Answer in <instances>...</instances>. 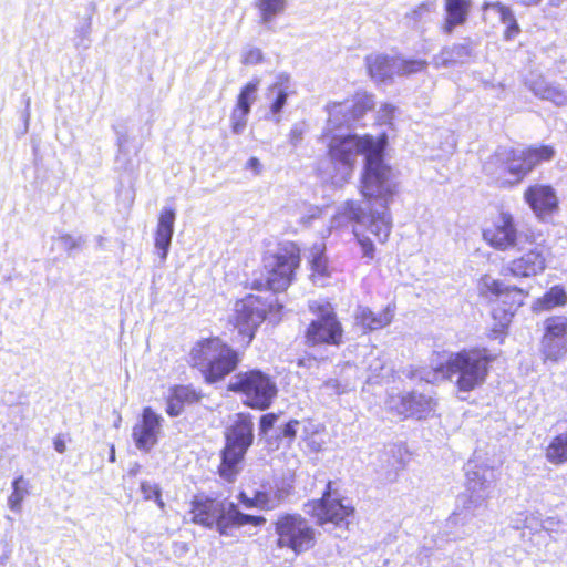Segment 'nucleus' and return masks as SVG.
<instances>
[{
	"instance_id": "6e6552de",
	"label": "nucleus",
	"mask_w": 567,
	"mask_h": 567,
	"mask_svg": "<svg viewBox=\"0 0 567 567\" xmlns=\"http://www.w3.org/2000/svg\"><path fill=\"white\" fill-rule=\"evenodd\" d=\"M227 390L240 395L246 408L257 411L269 409L278 396L275 379L257 368L238 372L227 384Z\"/></svg>"
},
{
	"instance_id": "7ed1b4c3",
	"label": "nucleus",
	"mask_w": 567,
	"mask_h": 567,
	"mask_svg": "<svg viewBox=\"0 0 567 567\" xmlns=\"http://www.w3.org/2000/svg\"><path fill=\"white\" fill-rule=\"evenodd\" d=\"M496 355L485 347L463 348L449 355L433 370L444 379L455 377L457 392L468 393L481 388L487 380Z\"/></svg>"
},
{
	"instance_id": "4be33fe9",
	"label": "nucleus",
	"mask_w": 567,
	"mask_h": 567,
	"mask_svg": "<svg viewBox=\"0 0 567 567\" xmlns=\"http://www.w3.org/2000/svg\"><path fill=\"white\" fill-rule=\"evenodd\" d=\"M259 83L260 81L258 79H254L241 86L236 97V104L230 113V127L233 133L239 134L245 128L251 104L256 100Z\"/></svg>"
},
{
	"instance_id": "a211bd4d",
	"label": "nucleus",
	"mask_w": 567,
	"mask_h": 567,
	"mask_svg": "<svg viewBox=\"0 0 567 567\" xmlns=\"http://www.w3.org/2000/svg\"><path fill=\"white\" fill-rule=\"evenodd\" d=\"M375 101L372 93L359 90L343 101H332L326 106L328 114L344 124H352L372 112Z\"/></svg>"
},
{
	"instance_id": "8fccbe9b",
	"label": "nucleus",
	"mask_w": 567,
	"mask_h": 567,
	"mask_svg": "<svg viewBox=\"0 0 567 567\" xmlns=\"http://www.w3.org/2000/svg\"><path fill=\"white\" fill-rule=\"evenodd\" d=\"M138 471H140V465H138V464H135V466H134V467L130 468L128 474H130L131 476H135V475L138 473Z\"/></svg>"
},
{
	"instance_id": "2f4dec72",
	"label": "nucleus",
	"mask_w": 567,
	"mask_h": 567,
	"mask_svg": "<svg viewBox=\"0 0 567 567\" xmlns=\"http://www.w3.org/2000/svg\"><path fill=\"white\" fill-rule=\"evenodd\" d=\"M365 66L374 80L384 81L392 76V59L385 54L368 55Z\"/></svg>"
},
{
	"instance_id": "09e8293b",
	"label": "nucleus",
	"mask_w": 567,
	"mask_h": 567,
	"mask_svg": "<svg viewBox=\"0 0 567 567\" xmlns=\"http://www.w3.org/2000/svg\"><path fill=\"white\" fill-rule=\"evenodd\" d=\"M542 2V0H520V3L527 7L537 6Z\"/></svg>"
},
{
	"instance_id": "ddd939ff",
	"label": "nucleus",
	"mask_w": 567,
	"mask_h": 567,
	"mask_svg": "<svg viewBox=\"0 0 567 567\" xmlns=\"http://www.w3.org/2000/svg\"><path fill=\"white\" fill-rule=\"evenodd\" d=\"M343 216L359 225L353 228V234L362 249L363 257L372 260L375 248L370 238L372 235L379 244H385L391 234V220L384 215L372 216L367 225H363L364 213L355 202H347L343 208Z\"/></svg>"
},
{
	"instance_id": "aec40b11",
	"label": "nucleus",
	"mask_w": 567,
	"mask_h": 567,
	"mask_svg": "<svg viewBox=\"0 0 567 567\" xmlns=\"http://www.w3.org/2000/svg\"><path fill=\"white\" fill-rule=\"evenodd\" d=\"M161 421V416L152 408L145 406L142 410L141 417L132 430V437L138 450L148 452L157 444Z\"/></svg>"
},
{
	"instance_id": "5701e85b",
	"label": "nucleus",
	"mask_w": 567,
	"mask_h": 567,
	"mask_svg": "<svg viewBox=\"0 0 567 567\" xmlns=\"http://www.w3.org/2000/svg\"><path fill=\"white\" fill-rule=\"evenodd\" d=\"M202 396L200 391L190 384L173 385L166 398V413L173 417L178 416L186 406L198 403Z\"/></svg>"
},
{
	"instance_id": "a19ab883",
	"label": "nucleus",
	"mask_w": 567,
	"mask_h": 567,
	"mask_svg": "<svg viewBox=\"0 0 567 567\" xmlns=\"http://www.w3.org/2000/svg\"><path fill=\"white\" fill-rule=\"evenodd\" d=\"M264 62V53L259 48H249L241 54L244 65H257Z\"/></svg>"
},
{
	"instance_id": "c756f323",
	"label": "nucleus",
	"mask_w": 567,
	"mask_h": 567,
	"mask_svg": "<svg viewBox=\"0 0 567 567\" xmlns=\"http://www.w3.org/2000/svg\"><path fill=\"white\" fill-rule=\"evenodd\" d=\"M546 461L555 466L567 463V431L555 434L544 447Z\"/></svg>"
},
{
	"instance_id": "cd10ccee",
	"label": "nucleus",
	"mask_w": 567,
	"mask_h": 567,
	"mask_svg": "<svg viewBox=\"0 0 567 567\" xmlns=\"http://www.w3.org/2000/svg\"><path fill=\"white\" fill-rule=\"evenodd\" d=\"M429 400L422 395L414 393H406L401 396L399 405L395 408V412L401 419H417L425 417L427 410Z\"/></svg>"
},
{
	"instance_id": "49530a36",
	"label": "nucleus",
	"mask_w": 567,
	"mask_h": 567,
	"mask_svg": "<svg viewBox=\"0 0 567 567\" xmlns=\"http://www.w3.org/2000/svg\"><path fill=\"white\" fill-rule=\"evenodd\" d=\"M245 168L250 169L255 175H259L262 171L261 163L257 157H250L247 161Z\"/></svg>"
},
{
	"instance_id": "473e14b6",
	"label": "nucleus",
	"mask_w": 567,
	"mask_h": 567,
	"mask_svg": "<svg viewBox=\"0 0 567 567\" xmlns=\"http://www.w3.org/2000/svg\"><path fill=\"white\" fill-rule=\"evenodd\" d=\"M267 94L274 95V100L269 104V112L271 115L279 114L287 103L289 96L288 79L277 81L267 87Z\"/></svg>"
},
{
	"instance_id": "bb28decb",
	"label": "nucleus",
	"mask_w": 567,
	"mask_h": 567,
	"mask_svg": "<svg viewBox=\"0 0 567 567\" xmlns=\"http://www.w3.org/2000/svg\"><path fill=\"white\" fill-rule=\"evenodd\" d=\"M175 212L173 208H164L158 216L155 231V247L159 250L161 257L166 258L173 237Z\"/></svg>"
},
{
	"instance_id": "79ce46f5",
	"label": "nucleus",
	"mask_w": 567,
	"mask_h": 567,
	"mask_svg": "<svg viewBox=\"0 0 567 567\" xmlns=\"http://www.w3.org/2000/svg\"><path fill=\"white\" fill-rule=\"evenodd\" d=\"M543 99L551 101L556 105H564L567 102L566 93L557 87L547 86L543 91Z\"/></svg>"
},
{
	"instance_id": "c9c22d12",
	"label": "nucleus",
	"mask_w": 567,
	"mask_h": 567,
	"mask_svg": "<svg viewBox=\"0 0 567 567\" xmlns=\"http://www.w3.org/2000/svg\"><path fill=\"white\" fill-rule=\"evenodd\" d=\"M255 6L259 10L261 21L269 22L285 10L286 0H256Z\"/></svg>"
},
{
	"instance_id": "de8ad7c7",
	"label": "nucleus",
	"mask_w": 567,
	"mask_h": 567,
	"mask_svg": "<svg viewBox=\"0 0 567 567\" xmlns=\"http://www.w3.org/2000/svg\"><path fill=\"white\" fill-rule=\"evenodd\" d=\"M65 442H66V435H64V434H58L53 439V445L58 453L62 454L66 451Z\"/></svg>"
},
{
	"instance_id": "58836bf2",
	"label": "nucleus",
	"mask_w": 567,
	"mask_h": 567,
	"mask_svg": "<svg viewBox=\"0 0 567 567\" xmlns=\"http://www.w3.org/2000/svg\"><path fill=\"white\" fill-rule=\"evenodd\" d=\"M310 270L313 277L323 278L329 276L328 259L322 250L312 254Z\"/></svg>"
},
{
	"instance_id": "7c9ffc66",
	"label": "nucleus",
	"mask_w": 567,
	"mask_h": 567,
	"mask_svg": "<svg viewBox=\"0 0 567 567\" xmlns=\"http://www.w3.org/2000/svg\"><path fill=\"white\" fill-rule=\"evenodd\" d=\"M487 7L495 11L499 21L505 24V29L503 31V39L505 41H513L520 34L522 29L508 6L502 2H493Z\"/></svg>"
},
{
	"instance_id": "9d476101",
	"label": "nucleus",
	"mask_w": 567,
	"mask_h": 567,
	"mask_svg": "<svg viewBox=\"0 0 567 567\" xmlns=\"http://www.w3.org/2000/svg\"><path fill=\"white\" fill-rule=\"evenodd\" d=\"M308 308L316 318L303 330V343L309 348L340 347L344 329L333 306L328 301H312Z\"/></svg>"
},
{
	"instance_id": "c03bdc74",
	"label": "nucleus",
	"mask_w": 567,
	"mask_h": 567,
	"mask_svg": "<svg viewBox=\"0 0 567 567\" xmlns=\"http://www.w3.org/2000/svg\"><path fill=\"white\" fill-rule=\"evenodd\" d=\"M279 414L270 412L260 416L259 419V432L266 435L278 421Z\"/></svg>"
},
{
	"instance_id": "a878e982",
	"label": "nucleus",
	"mask_w": 567,
	"mask_h": 567,
	"mask_svg": "<svg viewBox=\"0 0 567 567\" xmlns=\"http://www.w3.org/2000/svg\"><path fill=\"white\" fill-rule=\"evenodd\" d=\"M471 0H445V19L441 25L444 34H451L455 28L463 25L468 18Z\"/></svg>"
},
{
	"instance_id": "20e7f679",
	"label": "nucleus",
	"mask_w": 567,
	"mask_h": 567,
	"mask_svg": "<svg viewBox=\"0 0 567 567\" xmlns=\"http://www.w3.org/2000/svg\"><path fill=\"white\" fill-rule=\"evenodd\" d=\"M240 362V353L218 336L198 339L187 354V364L208 384L225 380Z\"/></svg>"
},
{
	"instance_id": "2eb2a0df",
	"label": "nucleus",
	"mask_w": 567,
	"mask_h": 567,
	"mask_svg": "<svg viewBox=\"0 0 567 567\" xmlns=\"http://www.w3.org/2000/svg\"><path fill=\"white\" fill-rule=\"evenodd\" d=\"M540 237V234L534 231L525 233L520 241L524 249L519 251V256L512 259L502 274L515 278H529L544 272L547 268L549 248L545 240H539Z\"/></svg>"
},
{
	"instance_id": "b1692460",
	"label": "nucleus",
	"mask_w": 567,
	"mask_h": 567,
	"mask_svg": "<svg viewBox=\"0 0 567 567\" xmlns=\"http://www.w3.org/2000/svg\"><path fill=\"white\" fill-rule=\"evenodd\" d=\"M393 320V310L385 307L379 311H373L368 307L358 309L354 322L363 333H369L374 330H380L389 326Z\"/></svg>"
},
{
	"instance_id": "f704fd0d",
	"label": "nucleus",
	"mask_w": 567,
	"mask_h": 567,
	"mask_svg": "<svg viewBox=\"0 0 567 567\" xmlns=\"http://www.w3.org/2000/svg\"><path fill=\"white\" fill-rule=\"evenodd\" d=\"M237 499L246 508L270 509V495L267 491H257L250 497L245 491H239Z\"/></svg>"
},
{
	"instance_id": "1a4fd4ad",
	"label": "nucleus",
	"mask_w": 567,
	"mask_h": 567,
	"mask_svg": "<svg viewBox=\"0 0 567 567\" xmlns=\"http://www.w3.org/2000/svg\"><path fill=\"white\" fill-rule=\"evenodd\" d=\"M385 145V133L377 138L370 134L336 135L328 144L327 154L336 168L342 167L351 173L355 167L358 155L363 154L367 159L372 153L384 152Z\"/></svg>"
},
{
	"instance_id": "412c9836",
	"label": "nucleus",
	"mask_w": 567,
	"mask_h": 567,
	"mask_svg": "<svg viewBox=\"0 0 567 567\" xmlns=\"http://www.w3.org/2000/svg\"><path fill=\"white\" fill-rule=\"evenodd\" d=\"M254 443V422L249 413L239 412L225 432L227 447L247 452Z\"/></svg>"
},
{
	"instance_id": "3c124183",
	"label": "nucleus",
	"mask_w": 567,
	"mask_h": 567,
	"mask_svg": "<svg viewBox=\"0 0 567 567\" xmlns=\"http://www.w3.org/2000/svg\"><path fill=\"white\" fill-rule=\"evenodd\" d=\"M110 462H115V449L111 445Z\"/></svg>"
},
{
	"instance_id": "f3484780",
	"label": "nucleus",
	"mask_w": 567,
	"mask_h": 567,
	"mask_svg": "<svg viewBox=\"0 0 567 567\" xmlns=\"http://www.w3.org/2000/svg\"><path fill=\"white\" fill-rule=\"evenodd\" d=\"M539 353L544 363H557L567 355L566 316L555 315L544 320Z\"/></svg>"
},
{
	"instance_id": "72a5a7b5",
	"label": "nucleus",
	"mask_w": 567,
	"mask_h": 567,
	"mask_svg": "<svg viewBox=\"0 0 567 567\" xmlns=\"http://www.w3.org/2000/svg\"><path fill=\"white\" fill-rule=\"evenodd\" d=\"M471 55V45L467 43H456L451 47H444L437 58L439 65H449L456 63L460 59Z\"/></svg>"
},
{
	"instance_id": "c85d7f7f",
	"label": "nucleus",
	"mask_w": 567,
	"mask_h": 567,
	"mask_svg": "<svg viewBox=\"0 0 567 567\" xmlns=\"http://www.w3.org/2000/svg\"><path fill=\"white\" fill-rule=\"evenodd\" d=\"M567 305V292L560 285L550 287L542 297L533 302L534 312L550 311L555 308L565 307Z\"/></svg>"
},
{
	"instance_id": "0eeeda50",
	"label": "nucleus",
	"mask_w": 567,
	"mask_h": 567,
	"mask_svg": "<svg viewBox=\"0 0 567 567\" xmlns=\"http://www.w3.org/2000/svg\"><path fill=\"white\" fill-rule=\"evenodd\" d=\"M478 296L493 300L491 316L496 327L503 330L509 326L515 313L525 303L528 291L484 275L478 280Z\"/></svg>"
},
{
	"instance_id": "f03ea898",
	"label": "nucleus",
	"mask_w": 567,
	"mask_h": 567,
	"mask_svg": "<svg viewBox=\"0 0 567 567\" xmlns=\"http://www.w3.org/2000/svg\"><path fill=\"white\" fill-rule=\"evenodd\" d=\"M301 266V249L292 240L280 241L276 249L261 255L260 267L254 271L250 288L281 293L296 281Z\"/></svg>"
},
{
	"instance_id": "a18cd8bd",
	"label": "nucleus",
	"mask_w": 567,
	"mask_h": 567,
	"mask_svg": "<svg viewBox=\"0 0 567 567\" xmlns=\"http://www.w3.org/2000/svg\"><path fill=\"white\" fill-rule=\"evenodd\" d=\"M298 424L299 421L297 420H290L289 422H287L282 429L284 436L289 437L291 440L295 439L297 434L296 426Z\"/></svg>"
},
{
	"instance_id": "393cba45",
	"label": "nucleus",
	"mask_w": 567,
	"mask_h": 567,
	"mask_svg": "<svg viewBox=\"0 0 567 567\" xmlns=\"http://www.w3.org/2000/svg\"><path fill=\"white\" fill-rule=\"evenodd\" d=\"M247 452L224 446L220 451V462L217 474L226 483H234L243 470Z\"/></svg>"
},
{
	"instance_id": "9b49d317",
	"label": "nucleus",
	"mask_w": 567,
	"mask_h": 567,
	"mask_svg": "<svg viewBox=\"0 0 567 567\" xmlns=\"http://www.w3.org/2000/svg\"><path fill=\"white\" fill-rule=\"evenodd\" d=\"M398 192L392 167L384 163L383 152L368 155L360 179V193L368 202L388 208Z\"/></svg>"
},
{
	"instance_id": "e433bc0d",
	"label": "nucleus",
	"mask_w": 567,
	"mask_h": 567,
	"mask_svg": "<svg viewBox=\"0 0 567 567\" xmlns=\"http://www.w3.org/2000/svg\"><path fill=\"white\" fill-rule=\"evenodd\" d=\"M28 481L23 476H18L12 482V493L8 497V505L10 509L20 512L22 502L28 494Z\"/></svg>"
},
{
	"instance_id": "37998d69",
	"label": "nucleus",
	"mask_w": 567,
	"mask_h": 567,
	"mask_svg": "<svg viewBox=\"0 0 567 567\" xmlns=\"http://www.w3.org/2000/svg\"><path fill=\"white\" fill-rule=\"evenodd\" d=\"M435 7L434 1H424L420 3L417 7H415L412 11L410 17H408L410 20L417 22L421 21L424 17V13H430Z\"/></svg>"
},
{
	"instance_id": "4468645a",
	"label": "nucleus",
	"mask_w": 567,
	"mask_h": 567,
	"mask_svg": "<svg viewBox=\"0 0 567 567\" xmlns=\"http://www.w3.org/2000/svg\"><path fill=\"white\" fill-rule=\"evenodd\" d=\"M334 494L333 482L328 481L321 497L306 503L309 516L318 526L332 524L336 527L348 526L355 514L354 505L344 497H332Z\"/></svg>"
},
{
	"instance_id": "6ab92c4d",
	"label": "nucleus",
	"mask_w": 567,
	"mask_h": 567,
	"mask_svg": "<svg viewBox=\"0 0 567 567\" xmlns=\"http://www.w3.org/2000/svg\"><path fill=\"white\" fill-rule=\"evenodd\" d=\"M523 199L539 220L553 217L559 209L557 192L549 184L528 185L524 189Z\"/></svg>"
},
{
	"instance_id": "ea45409f",
	"label": "nucleus",
	"mask_w": 567,
	"mask_h": 567,
	"mask_svg": "<svg viewBox=\"0 0 567 567\" xmlns=\"http://www.w3.org/2000/svg\"><path fill=\"white\" fill-rule=\"evenodd\" d=\"M141 491L145 501H154L161 508H164L165 504L162 499V491L157 484L144 481L141 483Z\"/></svg>"
},
{
	"instance_id": "423d86ee",
	"label": "nucleus",
	"mask_w": 567,
	"mask_h": 567,
	"mask_svg": "<svg viewBox=\"0 0 567 567\" xmlns=\"http://www.w3.org/2000/svg\"><path fill=\"white\" fill-rule=\"evenodd\" d=\"M275 307L278 310L282 309V305H274L267 301V299L252 293L236 300L234 313L228 320L229 326L235 332L231 336V341L240 348L247 349L255 339L259 327Z\"/></svg>"
},
{
	"instance_id": "39448f33",
	"label": "nucleus",
	"mask_w": 567,
	"mask_h": 567,
	"mask_svg": "<svg viewBox=\"0 0 567 567\" xmlns=\"http://www.w3.org/2000/svg\"><path fill=\"white\" fill-rule=\"evenodd\" d=\"M556 150L549 144L509 147L497 154L491 169L494 183L502 188L520 184L538 165L551 161Z\"/></svg>"
},
{
	"instance_id": "f8f14e48",
	"label": "nucleus",
	"mask_w": 567,
	"mask_h": 567,
	"mask_svg": "<svg viewBox=\"0 0 567 567\" xmlns=\"http://www.w3.org/2000/svg\"><path fill=\"white\" fill-rule=\"evenodd\" d=\"M276 545L296 556L315 549L318 533L309 520L299 513L280 514L274 522Z\"/></svg>"
},
{
	"instance_id": "dca6fc26",
	"label": "nucleus",
	"mask_w": 567,
	"mask_h": 567,
	"mask_svg": "<svg viewBox=\"0 0 567 567\" xmlns=\"http://www.w3.org/2000/svg\"><path fill=\"white\" fill-rule=\"evenodd\" d=\"M519 231L518 221L515 215L505 208H499L482 228V238L485 244L497 251L517 250L522 251L520 245L523 235Z\"/></svg>"
},
{
	"instance_id": "f257e3e1",
	"label": "nucleus",
	"mask_w": 567,
	"mask_h": 567,
	"mask_svg": "<svg viewBox=\"0 0 567 567\" xmlns=\"http://www.w3.org/2000/svg\"><path fill=\"white\" fill-rule=\"evenodd\" d=\"M187 515L193 525L216 529L221 536L229 535L233 528L246 525L260 527L267 522L264 516L243 513L235 503H226L205 493L192 497Z\"/></svg>"
},
{
	"instance_id": "4c0bfd02",
	"label": "nucleus",
	"mask_w": 567,
	"mask_h": 567,
	"mask_svg": "<svg viewBox=\"0 0 567 567\" xmlns=\"http://www.w3.org/2000/svg\"><path fill=\"white\" fill-rule=\"evenodd\" d=\"M429 66L425 59H403L398 65L396 74L400 76H410L424 72Z\"/></svg>"
}]
</instances>
